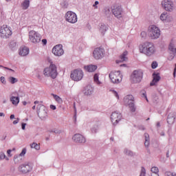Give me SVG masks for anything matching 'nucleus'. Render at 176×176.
<instances>
[{"label": "nucleus", "instance_id": "f257e3e1", "mask_svg": "<svg viewBox=\"0 0 176 176\" xmlns=\"http://www.w3.org/2000/svg\"><path fill=\"white\" fill-rule=\"evenodd\" d=\"M140 52L149 57L151 56H153V54L156 53V48L153 43L147 41L140 46Z\"/></svg>", "mask_w": 176, "mask_h": 176}, {"label": "nucleus", "instance_id": "f03ea898", "mask_svg": "<svg viewBox=\"0 0 176 176\" xmlns=\"http://www.w3.org/2000/svg\"><path fill=\"white\" fill-rule=\"evenodd\" d=\"M43 74L45 76L52 78V79H56L57 77L58 73H57V67L54 64H51L50 67H46L44 71Z\"/></svg>", "mask_w": 176, "mask_h": 176}, {"label": "nucleus", "instance_id": "7ed1b4c3", "mask_svg": "<svg viewBox=\"0 0 176 176\" xmlns=\"http://www.w3.org/2000/svg\"><path fill=\"white\" fill-rule=\"evenodd\" d=\"M144 78V72L141 69L134 70L131 75L132 83H140Z\"/></svg>", "mask_w": 176, "mask_h": 176}, {"label": "nucleus", "instance_id": "20e7f679", "mask_svg": "<svg viewBox=\"0 0 176 176\" xmlns=\"http://www.w3.org/2000/svg\"><path fill=\"white\" fill-rule=\"evenodd\" d=\"M109 79L112 83H120L123 79V75L120 74V71H113L109 74Z\"/></svg>", "mask_w": 176, "mask_h": 176}, {"label": "nucleus", "instance_id": "39448f33", "mask_svg": "<svg viewBox=\"0 0 176 176\" xmlns=\"http://www.w3.org/2000/svg\"><path fill=\"white\" fill-rule=\"evenodd\" d=\"M124 102L125 105H127L131 112L135 111V104H134V96L133 95H127L124 98Z\"/></svg>", "mask_w": 176, "mask_h": 176}, {"label": "nucleus", "instance_id": "423d86ee", "mask_svg": "<svg viewBox=\"0 0 176 176\" xmlns=\"http://www.w3.org/2000/svg\"><path fill=\"white\" fill-rule=\"evenodd\" d=\"M148 35L151 39H157L160 36V29L156 25H151L148 28Z\"/></svg>", "mask_w": 176, "mask_h": 176}, {"label": "nucleus", "instance_id": "0eeeda50", "mask_svg": "<svg viewBox=\"0 0 176 176\" xmlns=\"http://www.w3.org/2000/svg\"><path fill=\"white\" fill-rule=\"evenodd\" d=\"M70 78L74 82H79L83 79V71L82 69H74L70 74Z\"/></svg>", "mask_w": 176, "mask_h": 176}, {"label": "nucleus", "instance_id": "6e6552de", "mask_svg": "<svg viewBox=\"0 0 176 176\" xmlns=\"http://www.w3.org/2000/svg\"><path fill=\"white\" fill-rule=\"evenodd\" d=\"M111 12L116 19H122L123 17V8L120 5L115 4L112 8Z\"/></svg>", "mask_w": 176, "mask_h": 176}, {"label": "nucleus", "instance_id": "1a4fd4ad", "mask_svg": "<svg viewBox=\"0 0 176 176\" xmlns=\"http://www.w3.org/2000/svg\"><path fill=\"white\" fill-rule=\"evenodd\" d=\"M37 114L41 120L46 119V118H47V109H46V107L43 104L38 105Z\"/></svg>", "mask_w": 176, "mask_h": 176}, {"label": "nucleus", "instance_id": "9d476101", "mask_svg": "<svg viewBox=\"0 0 176 176\" xmlns=\"http://www.w3.org/2000/svg\"><path fill=\"white\" fill-rule=\"evenodd\" d=\"M65 18L66 21L72 24H75L78 21V16L72 11H68L65 14Z\"/></svg>", "mask_w": 176, "mask_h": 176}, {"label": "nucleus", "instance_id": "9b49d317", "mask_svg": "<svg viewBox=\"0 0 176 176\" xmlns=\"http://www.w3.org/2000/svg\"><path fill=\"white\" fill-rule=\"evenodd\" d=\"M29 39L32 43H39L41 42V34L35 30H31L29 32Z\"/></svg>", "mask_w": 176, "mask_h": 176}, {"label": "nucleus", "instance_id": "f8f14e48", "mask_svg": "<svg viewBox=\"0 0 176 176\" xmlns=\"http://www.w3.org/2000/svg\"><path fill=\"white\" fill-rule=\"evenodd\" d=\"M18 168L20 173L27 174V173L32 171V164H31V162H25V164L20 165Z\"/></svg>", "mask_w": 176, "mask_h": 176}, {"label": "nucleus", "instance_id": "ddd939ff", "mask_svg": "<svg viewBox=\"0 0 176 176\" xmlns=\"http://www.w3.org/2000/svg\"><path fill=\"white\" fill-rule=\"evenodd\" d=\"M12 35V30L6 25H3L0 28V36L1 38H8Z\"/></svg>", "mask_w": 176, "mask_h": 176}, {"label": "nucleus", "instance_id": "4468645a", "mask_svg": "<svg viewBox=\"0 0 176 176\" xmlns=\"http://www.w3.org/2000/svg\"><path fill=\"white\" fill-rule=\"evenodd\" d=\"M162 6L164 7V9L166 10V12H173V10L175 9V6L174 5V3L171 1V0H164L162 2Z\"/></svg>", "mask_w": 176, "mask_h": 176}, {"label": "nucleus", "instance_id": "2eb2a0df", "mask_svg": "<svg viewBox=\"0 0 176 176\" xmlns=\"http://www.w3.org/2000/svg\"><path fill=\"white\" fill-rule=\"evenodd\" d=\"M105 55V50L101 47L96 48L93 52L94 58L96 60H101Z\"/></svg>", "mask_w": 176, "mask_h": 176}, {"label": "nucleus", "instance_id": "dca6fc26", "mask_svg": "<svg viewBox=\"0 0 176 176\" xmlns=\"http://www.w3.org/2000/svg\"><path fill=\"white\" fill-rule=\"evenodd\" d=\"M52 53L54 56L60 57V56H63L64 54V50L63 49V45L58 44L55 45L52 48Z\"/></svg>", "mask_w": 176, "mask_h": 176}, {"label": "nucleus", "instance_id": "f3484780", "mask_svg": "<svg viewBox=\"0 0 176 176\" xmlns=\"http://www.w3.org/2000/svg\"><path fill=\"white\" fill-rule=\"evenodd\" d=\"M111 119L113 124H118L119 123V121L122 119V114L114 111L111 116Z\"/></svg>", "mask_w": 176, "mask_h": 176}, {"label": "nucleus", "instance_id": "a211bd4d", "mask_svg": "<svg viewBox=\"0 0 176 176\" xmlns=\"http://www.w3.org/2000/svg\"><path fill=\"white\" fill-rule=\"evenodd\" d=\"M72 140L77 144H85V142H86V138H85L83 135L79 133L75 134L73 136Z\"/></svg>", "mask_w": 176, "mask_h": 176}, {"label": "nucleus", "instance_id": "6ab92c4d", "mask_svg": "<svg viewBox=\"0 0 176 176\" xmlns=\"http://www.w3.org/2000/svg\"><path fill=\"white\" fill-rule=\"evenodd\" d=\"M153 79L150 83V86H155V85H156V83L160 80V75L159 74L153 73Z\"/></svg>", "mask_w": 176, "mask_h": 176}, {"label": "nucleus", "instance_id": "aec40b11", "mask_svg": "<svg viewBox=\"0 0 176 176\" xmlns=\"http://www.w3.org/2000/svg\"><path fill=\"white\" fill-rule=\"evenodd\" d=\"M174 122H175V113H170L167 118V123L168 124H173Z\"/></svg>", "mask_w": 176, "mask_h": 176}, {"label": "nucleus", "instance_id": "412c9836", "mask_svg": "<svg viewBox=\"0 0 176 176\" xmlns=\"http://www.w3.org/2000/svg\"><path fill=\"white\" fill-rule=\"evenodd\" d=\"M127 51L124 52L123 54L120 56V60H116L117 64H119V63L127 61Z\"/></svg>", "mask_w": 176, "mask_h": 176}, {"label": "nucleus", "instance_id": "4be33fe9", "mask_svg": "<svg viewBox=\"0 0 176 176\" xmlns=\"http://www.w3.org/2000/svg\"><path fill=\"white\" fill-rule=\"evenodd\" d=\"M93 90L94 89L91 87V86L88 85L84 89L83 93L85 96H91V94H93Z\"/></svg>", "mask_w": 176, "mask_h": 176}, {"label": "nucleus", "instance_id": "5701e85b", "mask_svg": "<svg viewBox=\"0 0 176 176\" xmlns=\"http://www.w3.org/2000/svg\"><path fill=\"white\" fill-rule=\"evenodd\" d=\"M84 68L87 72H94L96 69H97V65H89L87 66H84Z\"/></svg>", "mask_w": 176, "mask_h": 176}, {"label": "nucleus", "instance_id": "b1692460", "mask_svg": "<svg viewBox=\"0 0 176 176\" xmlns=\"http://www.w3.org/2000/svg\"><path fill=\"white\" fill-rule=\"evenodd\" d=\"M30 53V49L27 47H24L23 48L21 49L19 51L20 56H22L23 57L28 56Z\"/></svg>", "mask_w": 176, "mask_h": 176}, {"label": "nucleus", "instance_id": "393cba45", "mask_svg": "<svg viewBox=\"0 0 176 176\" xmlns=\"http://www.w3.org/2000/svg\"><path fill=\"white\" fill-rule=\"evenodd\" d=\"M100 124L99 122H97L96 124H95L91 129V133H93L94 134H96L97 131L100 130Z\"/></svg>", "mask_w": 176, "mask_h": 176}, {"label": "nucleus", "instance_id": "a878e982", "mask_svg": "<svg viewBox=\"0 0 176 176\" xmlns=\"http://www.w3.org/2000/svg\"><path fill=\"white\" fill-rule=\"evenodd\" d=\"M124 153L126 156H129V157H133V156H135V153L133 152L131 150H129L128 148H125L124 150Z\"/></svg>", "mask_w": 176, "mask_h": 176}, {"label": "nucleus", "instance_id": "bb28decb", "mask_svg": "<svg viewBox=\"0 0 176 176\" xmlns=\"http://www.w3.org/2000/svg\"><path fill=\"white\" fill-rule=\"evenodd\" d=\"M10 101L12 102L13 105H17L20 102V98L19 96H12L10 98Z\"/></svg>", "mask_w": 176, "mask_h": 176}, {"label": "nucleus", "instance_id": "cd10ccee", "mask_svg": "<svg viewBox=\"0 0 176 176\" xmlns=\"http://www.w3.org/2000/svg\"><path fill=\"white\" fill-rule=\"evenodd\" d=\"M144 138H145L144 145L146 148H148L150 144L149 134L144 133Z\"/></svg>", "mask_w": 176, "mask_h": 176}, {"label": "nucleus", "instance_id": "c85d7f7f", "mask_svg": "<svg viewBox=\"0 0 176 176\" xmlns=\"http://www.w3.org/2000/svg\"><path fill=\"white\" fill-rule=\"evenodd\" d=\"M22 8L23 10H27V8H30V0H24L22 3Z\"/></svg>", "mask_w": 176, "mask_h": 176}, {"label": "nucleus", "instance_id": "c756f323", "mask_svg": "<svg viewBox=\"0 0 176 176\" xmlns=\"http://www.w3.org/2000/svg\"><path fill=\"white\" fill-rule=\"evenodd\" d=\"M107 30H108V27H107V25H105V24H102L100 25V31L101 34H103V35H104V34H105V32H107Z\"/></svg>", "mask_w": 176, "mask_h": 176}, {"label": "nucleus", "instance_id": "7c9ffc66", "mask_svg": "<svg viewBox=\"0 0 176 176\" xmlns=\"http://www.w3.org/2000/svg\"><path fill=\"white\" fill-rule=\"evenodd\" d=\"M30 147L32 148V149H36V151H39L41 149V146H39V144L36 142L32 143L30 144Z\"/></svg>", "mask_w": 176, "mask_h": 176}, {"label": "nucleus", "instance_id": "2f4dec72", "mask_svg": "<svg viewBox=\"0 0 176 176\" xmlns=\"http://www.w3.org/2000/svg\"><path fill=\"white\" fill-rule=\"evenodd\" d=\"M14 162L15 164H19L21 163V157H20L19 155L14 156Z\"/></svg>", "mask_w": 176, "mask_h": 176}, {"label": "nucleus", "instance_id": "473e14b6", "mask_svg": "<svg viewBox=\"0 0 176 176\" xmlns=\"http://www.w3.org/2000/svg\"><path fill=\"white\" fill-rule=\"evenodd\" d=\"M173 20L174 19L173 18V16L168 14L164 21L165 23H171V21H173Z\"/></svg>", "mask_w": 176, "mask_h": 176}, {"label": "nucleus", "instance_id": "72a5a7b5", "mask_svg": "<svg viewBox=\"0 0 176 176\" xmlns=\"http://www.w3.org/2000/svg\"><path fill=\"white\" fill-rule=\"evenodd\" d=\"M51 96L54 97V100L57 101V102H63V100H61V98H60V96L54 94H52Z\"/></svg>", "mask_w": 176, "mask_h": 176}, {"label": "nucleus", "instance_id": "f704fd0d", "mask_svg": "<svg viewBox=\"0 0 176 176\" xmlns=\"http://www.w3.org/2000/svg\"><path fill=\"white\" fill-rule=\"evenodd\" d=\"M168 14V13L167 12H163L160 16V20H162V21H165Z\"/></svg>", "mask_w": 176, "mask_h": 176}, {"label": "nucleus", "instance_id": "c9c22d12", "mask_svg": "<svg viewBox=\"0 0 176 176\" xmlns=\"http://www.w3.org/2000/svg\"><path fill=\"white\" fill-rule=\"evenodd\" d=\"M94 81L98 84V85H101V82H100V80H98V74H95L94 76Z\"/></svg>", "mask_w": 176, "mask_h": 176}, {"label": "nucleus", "instance_id": "e433bc0d", "mask_svg": "<svg viewBox=\"0 0 176 176\" xmlns=\"http://www.w3.org/2000/svg\"><path fill=\"white\" fill-rule=\"evenodd\" d=\"M151 171L153 172V174H157V173H159V168L156 166L152 167Z\"/></svg>", "mask_w": 176, "mask_h": 176}, {"label": "nucleus", "instance_id": "4c0bfd02", "mask_svg": "<svg viewBox=\"0 0 176 176\" xmlns=\"http://www.w3.org/2000/svg\"><path fill=\"white\" fill-rule=\"evenodd\" d=\"M50 133H55V134H61L62 131L60 129H52L50 131Z\"/></svg>", "mask_w": 176, "mask_h": 176}, {"label": "nucleus", "instance_id": "58836bf2", "mask_svg": "<svg viewBox=\"0 0 176 176\" xmlns=\"http://www.w3.org/2000/svg\"><path fill=\"white\" fill-rule=\"evenodd\" d=\"M10 83H12V85H14V83H16V82H17V78H14V77H10Z\"/></svg>", "mask_w": 176, "mask_h": 176}, {"label": "nucleus", "instance_id": "ea45409f", "mask_svg": "<svg viewBox=\"0 0 176 176\" xmlns=\"http://www.w3.org/2000/svg\"><path fill=\"white\" fill-rule=\"evenodd\" d=\"M169 50L172 52V53H176V48L174 47V45H169Z\"/></svg>", "mask_w": 176, "mask_h": 176}, {"label": "nucleus", "instance_id": "a19ab883", "mask_svg": "<svg viewBox=\"0 0 176 176\" xmlns=\"http://www.w3.org/2000/svg\"><path fill=\"white\" fill-rule=\"evenodd\" d=\"M151 68L153 69H156V68H157V62L153 61L151 64Z\"/></svg>", "mask_w": 176, "mask_h": 176}, {"label": "nucleus", "instance_id": "79ce46f5", "mask_svg": "<svg viewBox=\"0 0 176 176\" xmlns=\"http://www.w3.org/2000/svg\"><path fill=\"white\" fill-rule=\"evenodd\" d=\"M10 49H12V50H13L16 47V42L12 41L10 43Z\"/></svg>", "mask_w": 176, "mask_h": 176}, {"label": "nucleus", "instance_id": "37998d69", "mask_svg": "<svg viewBox=\"0 0 176 176\" xmlns=\"http://www.w3.org/2000/svg\"><path fill=\"white\" fill-rule=\"evenodd\" d=\"M142 93V97H144V98H146V101L148 102V98L146 97V91L142 90L141 91Z\"/></svg>", "mask_w": 176, "mask_h": 176}, {"label": "nucleus", "instance_id": "c03bdc74", "mask_svg": "<svg viewBox=\"0 0 176 176\" xmlns=\"http://www.w3.org/2000/svg\"><path fill=\"white\" fill-rule=\"evenodd\" d=\"M25 153H27V148H23L21 153L19 154V156H20V157H21V156H24V155H25Z\"/></svg>", "mask_w": 176, "mask_h": 176}, {"label": "nucleus", "instance_id": "a18cd8bd", "mask_svg": "<svg viewBox=\"0 0 176 176\" xmlns=\"http://www.w3.org/2000/svg\"><path fill=\"white\" fill-rule=\"evenodd\" d=\"M0 80H1V83H3V85H6V80L5 77H3V76L0 77Z\"/></svg>", "mask_w": 176, "mask_h": 176}, {"label": "nucleus", "instance_id": "49530a36", "mask_svg": "<svg viewBox=\"0 0 176 176\" xmlns=\"http://www.w3.org/2000/svg\"><path fill=\"white\" fill-rule=\"evenodd\" d=\"M6 155H5V153L0 152V159L2 160L3 159H6Z\"/></svg>", "mask_w": 176, "mask_h": 176}, {"label": "nucleus", "instance_id": "de8ad7c7", "mask_svg": "<svg viewBox=\"0 0 176 176\" xmlns=\"http://www.w3.org/2000/svg\"><path fill=\"white\" fill-rule=\"evenodd\" d=\"M61 6H63V8H64L65 9H67V8H68V3L63 1L61 3Z\"/></svg>", "mask_w": 176, "mask_h": 176}, {"label": "nucleus", "instance_id": "09e8293b", "mask_svg": "<svg viewBox=\"0 0 176 176\" xmlns=\"http://www.w3.org/2000/svg\"><path fill=\"white\" fill-rule=\"evenodd\" d=\"M140 36L142 38H146V32H142Z\"/></svg>", "mask_w": 176, "mask_h": 176}, {"label": "nucleus", "instance_id": "8fccbe9b", "mask_svg": "<svg viewBox=\"0 0 176 176\" xmlns=\"http://www.w3.org/2000/svg\"><path fill=\"white\" fill-rule=\"evenodd\" d=\"M165 176H174V173H173L171 172H166Z\"/></svg>", "mask_w": 176, "mask_h": 176}, {"label": "nucleus", "instance_id": "3c124183", "mask_svg": "<svg viewBox=\"0 0 176 176\" xmlns=\"http://www.w3.org/2000/svg\"><path fill=\"white\" fill-rule=\"evenodd\" d=\"M111 14V10L109 9L105 10V15L109 16Z\"/></svg>", "mask_w": 176, "mask_h": 176}, {"label": "nucleus", "instance_id": "603ef678", "mask_svg": "<svg viewBox=\"0 0 176 176\" xmlns=\"http://www.w3.org/2000/svg\"><path fill=\"white\" fill-rule=\"evenodd\" d=\"M113 93L115 97H116V98H118V100H119V95L118 94V92H116V91H113Z\"/></svg>", "mask_w": 176, "mask_h": 176}, {"label": "nucleus", "instance_id": "864d4df0", "mask_svg": "<svg viewBox=\"0 0 176 176\" xmlns=\"http://www.w3.org/2000/svg\"><path fill=\"white\" fill-rule=\"evenodd\" d=\"M25 126H27V124L22 123L21 124L22 130H25Z\"/></svg>", "mask_w": 176, "mask_h": 176}, {"label": "nucleus", "instance_id": "5fc2aeb1", "mask_svg": "<svg viewBox=\"0 0 176 176\" xmlns=\"http://www.w3.org/2000/svg\"><path fill=\"white\" fill-rule=\"evenodd\" d=\"M98 1H95V3L93 5V7L95 8V9H97V5H98Z\"/></svg>", "mask_w": 176, "mask_h": 176}, {"label": "nucleus", "instance_id": "6e6d98bb", "mask_svg": "<svg viewBox=\"0 0 176 176\" xmlns=\"http://www.w3.org/2000/svg\"><path fill=\"white\" fill-rule=\"evenodd\" d=\"M42 43L43 45H46L47 43V40L46 38H44L42 40Z\"/></svg>", "mask_w": 176, "mask_h": 176}, {"label": "nucleus", "instance_id": "4d7b16f0", "mask_svg": "<svg viewBox=\"0 0 176 176\" xmlns=\"http://www.w3.org/2000/svg\"><path fill=\"white\" fill-rule=\"evenodd\" d=\"M20 120V118L16 119V120L13 121V124H17Z\"/></svg>", "mask_w": 176, "mask_h": 176}, {"label": "nucleus", "instance_id": "13d9d810", "mask_svg": "<svg viewBox=\"0 0 176 176\" xmlns=\"http://www.w3.org/2000/svg\"><path fill=\"white\" fill-rule=\"evenodd\" d=\"M50 109H52L53 111H55L56 109V106L53 105V104H51L50 106Z\"/></svg>", "mask_w": 176, "mask_h": 176}, {"label": "nucleus", "instance_id": "bf43d9fd", "mask_svg": "<svg viewBox=\"0 0 176 176\" xmlns=\"http://www.w3.org/2000/svg\"><path fill=\"white\" fill-rule=\"evenodd\" d=\"M74 113H76V105L75 102H74Z\"/></svg>", "mask_w": 176, "mask_h": 176}, {"label": "nucleus", "instance_id": "052dcab7", "mask_svg": "<svg viewBox=\"0 0 176 176\" xmlns=\"http://www.w3.org/2000/svg\"><path fill=\"white\" fill-rule=\"evenodd\" d=\"M5 69H8V71H12V72H14V70L9 68V67H4Z\"/></svg>", "mask_w": 176, "mask_h": 176}, {"label": "nucleus", "instance_id": "680f3d73", "mask_svg": "<svg viewBox=\"0 0 176 176\" xmlns=\"http://www.w3.org/2000/svg\"><path fill=\"white\" fill-rule=\"evenodd\" d=\"M7 153H8V156H10V153H12V150H10V149L8 150Z\"/></svg>", "mask_w": 176, "mask_h": 176}, {"label": "nucleus", "instance_id": "e2e57ef3", "mask_svg": "<svg viewBox=\"0 0 176 176\" xmlns=\"http://www.w3.org/2000/svg\"><path fill=\"white\" fill-rule=\"evenodd\" d=\"M160 135L162 136V137H164L165 135V133H164V131H162Z\"/></svg>", "mask_w": 176, "mask_h": 176}, {"label": "nucleus", "instance_id": "0e129e2a", "mask_svg": "<svg viewBox=\"0 0 176 176\" xmlns=\"http://www.w3.org/2000/svg\"><path fill=\"white\" fill-rule=\"evenodd\" d=\"M151 176H159L158 173H152Z\"/></svg>", "mask_w": 176, "mask_h": 176}, {"label": "nucleus", "instance_id": "69168bd1", "mask_svg": "<svg viewBox=\"0 0 176 176\" xmlns=\"http://www.w3.org/2000/svg\"><path fill=\"white\" fill-rule=\"evenodd\" d=\"M10 119H14V114H12V115H11L10 116Z\"/></svg>", "mask_w": 176, "mask_h": 176}, {"label": "nucleus", "instance_id": "338daca9", "mask_svg": "<svg viewBox=\"0 0 176 176\" xmlns=\"http://www.w3.org/2000/svg\"><path fill=\"white\" fill-rule=\"evenodd\" d=\"M156 126L157 127H160V122H157V124H156Z\"/></svg>", "mask_w": 176, "mask_h": 176}, {"label": "nucleus", "instance_id": "774afa93", "mask_svg": "<svg viewBox=\"0 0 176 176\" xmlns=\"http://www.w3.org/2000/svg\"><path fill=\"white\" fill-rule=\"evenodd\" d=\"M0 116H5V113H0Z\"/></svg>", "mask_w": 176, "mask_h": 176}]
</instances>
